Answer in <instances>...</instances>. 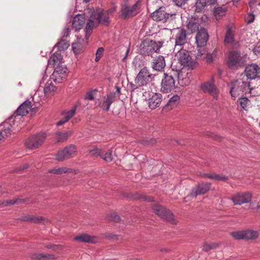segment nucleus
I'll list each match as a JSON object with an SVG mask.
<instances>
[{
  "instance_id": "60",
  "label": "nucleus",
  "mask_w": 260,
  "mask_h": 260,
  "mask_svg": "<svg viewBox=\"0 0 260 260\" xmlns=\"http://www.w3.org/2000/svg\"><path fill=\"white\" fill-rule=\"evenodd\" d=\"M100 58H101V57L96 55V57L95 58V61L98 62Z\"/></svg>"
},
{
  "instance_id": "62",
  "label": "nucleus",
  "mask_w": 260,
  "mask_h": 260,
  "mask_svg": "<svg viewBox=\"0 0 260 260\" xmlns=\"http://www.w3.org/2000/svg\"><path fill=\"white\" fill-rule=\"evenodd\" d=\"M3 138H4L3 137V136H2V134L0 133V141H1Z\"/></svg>"
},
{
  "instance_id": "21",
  "label": "nucleus",
  "mask_w": 260,
  "mask_h": 260,
  "mask_svg": "<svg viewBox=\"0 0 260 260\" xmlns=\"http://www.w3.org/2000/svg\"><path fill=\"white\" fill-rule=\"evenodd\" d=\"M166 10V8L165 7H161L159 9L153 12L152 14L153 19L157 21H166L169 18V16L172 15L167 13Z\"/></svg>"
},
{
  "instance_id": "39",
  "label": "nucleus",
  "mask_w": 260,
  "mask_h": 260,
  "mask_svg": "<svg viewBox=\"0 0 260 260\" xmlns=\"http://www.w3.org/2000/svg\"><path fill=\"white\" fill-rule=\"evenodd\" d=\"M69 43L66 40H61L58 42L54 47V48L57 47L59 52L61 51H64L68 48L69 47Z\"/></svg>"
},
{
  "instance_id": "7",
  "label": "nucleus",
  "mask_w": 260,
  "mask_h": 260,
  "mask_svg": "<svg viewBox=\"0 0 260 260\" xmlns=\"http://www.w3.org/2000/svg\"><path fill=\"white\" fill-rule=\"evenodd\" d=\"M244 58L236 51H231L228 54L227 63L232 69H235L244 66Z\"/></svg>"
},
{
  "instance_id": "41",
  "label": "nucleus",
  "mask_w": 260,
  "mask_h": 260,
  "mask_svg": "<svg viewBox=\"0 0 260 260\" xmlns=\"http://www.w3.org/2000/svg\"><path fill=\"white\" fill-rule=\"evenodd\" d=\"M224 41L225 43H232L234 41V35L229 27L227 28Z\"/></svg>"
},
{
  "instance_id": "5",
  "label": "nucleus",
  "mask_w": 260,
  "mask_h": 260,
  "mask_svg": "<svg viewBox=\"0 0 260 260\" xmlns=\"http://www.w3.org/2000/svg\"><path fill=\"white\" fill-rule=\"evenodd\" d=\"M17 126L16 120L11 116L0 124V133L4 138H7L14 133Z\"/></svg>"
},
{
  "instance_id": "12",
  "label": "nucleus",
  "mask_w": 260,
  "mask_h": 260,
  "mask_svg": "<svg viewBox=\"0 0 260 260\" xmlns=\"http://www.w3.org/2000/svg\"><path fill=\"white\" fill-rule=\"evenodd\" d=\"M68 74V69L64 65L55 67L51 76V79L56 83H61L66 79Z\"/></svg>"
},
{
  "instance_id": "23",
  "label": "nucleus",
  "mask_w": 260,
  "mask_h": 260,
  "mask_svg": "<svg viewBox=\"0 0 260 260\" xmlns=\"http://www.w3.org/2000/svg\"><path fill=\"white\" fill-rule=\"evenodd\" d=\"M166 61L164 56L158 55L155 57L152 62L151 67L153 70L157 72H162L166 67Z\"/></svg>"
},
{
  "instance_id": "2",
  "label": "nucleus",
  "mask_w": 260,
  "mask_h": 260,
  "mask_svg": "<svg viewBox=\"0 0 260 260\" xmlns=\"http://www.w3.org/2000/svg\"><path fill=\"white\" fill-rule=\"evenodd\" d=\"M163 43V41L156 42L153 40H145L140 45V54L143 55H152L153 53L159 51Z\"/></svg>"
},
{
  "instance_id": "33",
  "label": "nucleus",
  "mask_w": 260,
  "mask_h": 260,
  "mask_svg": "<svg viewBox=\"0 0 260 260\" xmlns=\"http://www.w3.org/2000/svg\"><path fill=\"white\" fill-rule=\"evenodd\" d=\"M199 20L195 18H190L187 21V27L192 32H196L199 30Z\"/></svg>"
},
{
  "instance_id": "49",
  "label": "nucleus",
  "mask_w": 260,
  "mask_h": 260,
  "mask_svg": "<svg viewBox=\"0 0 260 260\" xmlns=\"http://www.w3.org/2000/svg\"><path fill=\"white\" fill-rule=\"evenodd\" d=\"M84 99L85 100H90V101L93 100H94V95H93V91L90 90V91H88V92H87V93L86 94V95L84 96Z\"/></svg>"
},
{
  "instance_id": "30",
  "label": "nucleus",
  "mask_w": 260,
  "mask_h": 260,
  "mask_svg": "<svg viewBox=\"0 0 260 260\" xmlns=\"http://www.w3.org/2000/svg\"><path fill=\"white\" fill-rule=\"evenodd\" d=\"M62 57L59 51H56L48 60V65L55 68L58 66H61Z\"/></svg>"
},
{
  "instance_id": "8",
  "label": "nucleus",
  "mask_w": 260,
  "mask_h": 260,
  "mask_svg": "<svg viewBox=\"0 0 260 260\" xmlns=\"http://www.w3.org/2000/svg\"><path fill=\"white\" fill-rule=\"evenodd\" d=\"M45 139V133H40L32 135L26 139L25 141V145L29 149H36L42 144Z\"/></svg>"
},
{
  "instance_id": "6",
  "label": "nucleus",
  "mask_w": 260,
  "mask_h": 260,
  "mask_svg": "<svg viewBox=\"0 0 260 260\" xmlns=\"http://www.w3.org/2000/svg\"><path fill=\"white\" fill-rule=\"evenodd\" d=\"M154 78V75L152 74L146 67L141 69L135 79V82L141 86H147L152 81Z\"/></svg>"
},
{
  "instance_id": "59",
  "label": "nucleus",
  "mask_w": 260,
  "mask_h": 260,
  "mask_svg": "<svg viewBox=\"0 0 260 260\" xmlns=\"http://www.w3.org/2000/svg\"><path fill=\"white\" fill-rule=\"evenodd\" d=\"M78 45V43H73L72 44V49L74 51V52L75 53H77L76 52V46Z\"/></svg>"
},
{
  "instance_id": "3",
  "label": "nucleus",
  "mask_w": 260,
  "mask_h": 260,
  "mask_svg": "<svg viewBox=\"0 0 260 260\" xmlns=\"http://www.w3.org/2000/svg\"><path fill=\"white\" fill-rule=\"evenodd\" d=\"M249 83L243 81V79H238L230 85L231 96L236 98L238 95L243 92H247L249 90Z\"/></svg>"
},
{
  "instance_id": "38",
  "label": "nucleus",
  "mask_w": 260,
  "mask_h": 260,
  "mask_svg": "<svg viewBox=\"0 0 260 260\" xmlns=\"http://www.w3.org/2000/svg\"><path fill=\"white\" fill-rule=\"evenodd\" d=\"M72 134L71 131H68L65 133H58L56 134V140L58 142L66 141L69 136Z\"/></svg>"
},
{
  "instance_id": "58",
  "label": "nucleus",
  "mask_w": 260,
  "mask_h": 260,
  "mask_svg": "<svg viewBox=\"0 0 260 260\" xmlns=\"http://www.w3.org/2000/svg\"><path fill=\"white\" fill-rule=\"evenodd\" d=\"M202 177H207L210 179H213V175L210 174H204L202 175Z\"/></svg>"
},
{
  "instance_id": "17",
  "label": "nucleus",
  "mask_w": 260,
  "mask_h": 260,
  "mask_svg": "<svg viewBox=\"0 0 260 260\" xmlns=\"http://www.w3.org/2000/svg\"><path fill=\"white\" fill-rule=\"evenodd\" d=\"M31 108V102L28 101H25L19 106L11 116H13V119L16 121V120L21 118L20 116L26 115Z\"/></svg>"
},
{
  "instance_id": "40",
  "label": "nucleus",
  "mask_w": 260,
  "mask_h": 260,
  "mask_svg": "<svg viewBox=\"0 0 260 260\" xmlns=\"http://www.w3.org/2000/svg\"><path fill=\"white\" fill-rule=\"evenodd\" d=\"M72 170L66 167L59 168L57 169H51L48 171L50 173L61 174L62 173L72 172Z\"/></svg>"
},
{
  "instance_id": "16",
  "label": "nucleus",
  "mask_w": 260,
  "mask_h": 260,
  "mask_svg": "<svg viewBox=\"0 0 260 260\" xmlns=\"http://www.w3.org/2000/svg\"><path fill=\"white\" fill-rule=\"evenodd\" d=\"M251 198L252 195L250 192H239L234 195L231 198V200L234 205H240L250 202Z\"/></svg>"
},
{
  "instance_id": "43",
  "label": "nucleus",
  "mask_w": 260,
  "mask_h": 260,
  "mask_svg": "<svg viewBox=\"0 0 260 260\" xmlns=\"http://www.w3.org/2000/svg\"><path fill=\"white\" fill-rule=\"evenodd\" d=\"M238 102L240 105L241 108L246 110L249 105V100L246 97H242L239 99Z\"/></svg>"
},
{
  "instance_id": "44",
  "label": "nucleus",
  "mask_w": 260,
  "mask_h": 260,
  "mask_svg": "<svg viewBox=\"0 0 260 260\" xmlns=\"http://www.w3.org/2000/svg\"><path fill=\"white\" fill-rule=\"evenodd\" d=\"M231 235L236 240L245 239L244 231L233 232Z\"/></svg>"
},
{
  "instance_id": "64",
  "label": "nucleus",
  "mask_w": 260,
  "mask_h": 260,
  "mask_svg": "<svg viewBox=\"0 0 260 260\" xmlns=\"http://www.w3.org/2000/svg\"><path fill=\"white\" fill-rule=\"evenodd\" d=\"M90 0H84V2L86 3H88Z\"/></svg>"
},
{
  "instance_id": "14",
  "label": "nucleus",
  "mask_w": 260,
  "mask_h": 260,
  "mask_svg": "<svg viewBox=\"0 0 260 260\" xmlns=\"http://www.w3.org/2000/svg\"><path fill=\"white\" fill-rule=\"evenodd\" d=\"M201 89L204 92H208L214 98H217L218 93V90L214 84L213 77L201 85Z\"/></svg>"
},
{
  "instance_id": "29",
  "label": "nucleus",
  "mask_w": 260,
  "mask_h": 260,
  "mask_svg": "<svg viewBox=\"0 0 260 260\" xmlns=\"http://www.w3.org/2000/svg\"><path fill=\"white\" fill-rule=\"evenodd\" d=\"M196 1L195 11L198 13L202 12L207 7L216 3L215 0H196Z\"/></svg>"
},
{
  "instance_id": "32",
  "label": "nucleus",
  "mask_w": 260,
  "mask_h": 260,
  "mask_svg": "<svg viewBox=\"0 0 260 260\" xmlns=\"http://www.w3.org/2000/svg\"><path fill=\"white\" fill-rule=\"evenodd\" d=\"M76 110V107L75 106L71 110L67 112L65 116L56 123L57 126H61L64 123L68 122L75 114Z\"/></svg>"
},
{
  "instance_id": "46",
  "label": "nucleus",
  "mask_w": 260,
  "mask_h": 260,
  "mask_svg": "<svg viewBox=\"0 0 260 260\" xmlns=\"http://www.w3.org/2000/svg\"><path fill=\"white\" fill-rule=\"evenodd\" d=\"M180 96L177 94L174 95L168 101L167 105L173 106L176 104L180 101Z\"/></svg>"
},
{
  "instance_id": "52",
  "label": "nucleus",
  "mask_w": 260,
  "mask_h": 260,
  "mask_svg": "<svg viewBox=\"0 0 260 260\" xmlns=\"http://www.w3.org/2000/svg\"><path fill=\"white\" fill-rule=\"evenodd\" d=\"M175 5L178 7H181L184 5L187 0H173Z\"/></svg>"
},
{
  "instance_id": "35",
  "label": "nucleus",
  "mask_w": 260,
  "mask_h": 260,
  "mask_svg": "<svg viewBox=\"0 0 260 260\" xmlns=\"http://www.w3.org/2000/svg\"><path fill=\"white\" fill-rule=\"evenodd\" d=\"M226 9L223 7H217L213 10L214 16L217 20L223 17L226 13Z\"/></svg>"
},
{
  "instance_id": "20",
  "label": "nucleus",
  "mask_w": 260,
  "mask_h": 260,
  "mask_svg": "<svg viewBox=\"0 0 260 260\" xmlns=\"http://www.w3.org/2000/svg\"><path fill=\"white\" fill-rule=\"evenodd\" d=\"M210 183H201L196 186L192 190L189 196L196 198L198 196L206 193L210 188Z\"/></svg>"
},
{
  "instance_id": "27",
  "label": "nucleus",
  "mask_w": 260,
  "mask_h": 260,
  "mask_svg": "<svg viewBox=\"0 0 260 260\" xmlns=\"http://www.w3.org/2000/svg\"><path fill=\"white\" fill-rule=\"evenodd\" d=\"M191 74L184 70L180 71L178 73V83L181 86H185L189 84L190 82Z\"/></svg>"
},
{
  "instance_id": "61",
  "label": "nucleus",
  "mask_w": 260,
  "mask_h": 260,
  "mask_svg": "<svg viewBox=\"0 0 260 260\" xmlns=\"http://www.w3.org/2000/svg\"><path fill=\"white\" fill-rule=\"evenodd\" d=\"M28 168V165H24L22 169L24 170V169H26Z\"/></svg>"
},
{
  "instance_id": "37",
  "label": "nucleus",
  "mask_w": 260,
  "mask_h": 260,
  "mask_svg": "<svg viewBox=\"0 0 260 260\" xmlns=\"http://www.w3.org/2000/svg\"><path fill=\"white\" fill-rule=\"evenodd\" d=\"M258 233L257 231L253 230L244 231V237L245 240H253L257 238Z\"/></svg>"
},
{
  "instance_id": "63",
  "label": "nucleus",
  "mask_w": 260,
  "mask_h": 260,
  "mask_svg": "<svg viewBox=\"0 0 260 260\" xmlns=\"http://www.w3.org/2000/svg\"><path fill=\"white\" fill-rule=\"evenodd\" d=\"M46 77V74H43V77H42V79L43 80H44L45 79V77Z\"/></svg>"
},
{
  "instance_id": "50",
  "label": "nucleus",
  "mask_w": 260,
  "mask_h": 260,
  "mask_svg": "<svg viewBox=\"0 0 260 260\" xmlns=\"http://www.w3.org/2000/svg\"><path fill=\"white\" fill-rule=\"evenodd\" d=\"M41 219H42L41 217L39 218V217H32L30 218H28V217H25L24 220H26V221H32L34 222H40Z\"/></svg>"
},
{
  "instance_id": "48",
  "label": "nucleus",
  "mask_w": 260,
  "mask_h": 260,
  "mask_svg": "<svg viewBox=\"0 0 260 260\" xmlns=\"http://www.w3.org/2000/svg\"><path fill=\"white\" fill-rule=\"evenodd\" d=\"M110 219L114 222H119L120 218L116 213H113L110 214Z\"/></svg>"
},
{
  "instance_id": "28",
  "label": "nucleus",
  "mask_w": 260,
  "mask_h": 260,
  "mask_svg": "<svg viewBox=\"0 0 260 260\" xmlns=\"http://www.w3.org/2000/svg\"><path fill=\"white\" fill-rule=\"evenodd\" d=\"M162 101V96L159 93H153L148 100L149 107L151 109H154L159 106Z\"/></svg>"
},
{
  "instance_id": "18",
  "label": "nucleus",
  "mask_w": 260,
  "mask_h": 260,
  "mask_svg": "<svg viewBox=\"0 0 260 260\" xmlns=\"http://www.w3.org/2000/svg\"><path fill=\"white\" fill-rule=\"evenodd\" d=\"M91 155L100 156L102 159L107 162H110L112 160V151L110 150H105L101 148H94L90 151Z\"/></svg>"
},
{
  "instance_id": "10",
  "label": "nucleus",
  "mask_w": 260,
  "mask_h": 260,
  "mask_svg": "<svg viewBox=\"0 0 260 260\" xmlns=\"http://www.w3.org/2000/svg\"><path fill=\"white\" fill-rule=\"evenodd\" d=\"M153 210L154 212L161 218L170 221L173 224H176V221L174 220L173 214L171 211L158 205H154Z\"/></svg>"
},
{
  "instance_id": "1",
  "label": "nucleus",
  "mask_w": 260,
  "mask_h": 260,
  "mask_svg": "<svg viewBox=\"0 0 260 260\" xmlns=\"http://www.w3.org/2000/svg\"><path fill=\"white\" fill-rule=\"evenodd\" d=\"M115 11V8H111L107 11L96 10L94 14L90 17L87 22L85 29V38L86 43L92 34L93 27L98 25L100 23L107 25L109 23V14Z\"/></svg>"
},
{
  "instance_id": "53",
  "label": "nucleus",
  "mask_w": 260,
  "mask_h": 260,
  "mask_svg": "<svg viewBox=\"0 0 260 260\" xmlns=\"http://www.w3.org/2000/svg\"><path fill=\"white\" fill-rule=\"evenodd\" d=\"M19 201H20V200L7 201L3 202V204L4 205V206L13 205L15 203L18 202Z\"/></svg>"
},
{
  "instance_id": "15",
  "label": "nucleus",
  "mask_w": 260,
  "mask_h": 260,
  "mask_svg": "<svg viewBox=\"0 0 260 260\" xmlns=\"http://www.w3.org/2000/svg\"><path fill=\"white\" fill-rule=\"evenodd\" d=\"M175 35V49H177V46L181 47L187 43V34L185 29L178 28L174 30Z\"/></svg>"
},
{
  "instance_id": "47",
  "label": "nucleus",
  "mask_w": 260,
  "mask_h": 260,
  "mask_svg": "<svg viewBox=\"0 0 260 260\" xmlns=\"http://www.w3.org/2000/svg\"><path fill=\"white\" fill-rule=\"evenodd\" d=\"M254 19L255 15L253 14V12H249L247 13L245 18V21L247 23H251L254 21Z\"/></svg>"
},
{
  "instance_id": "4",
  "label": "nucleus",
  "mask_w": 260,
  "mask_h": 260,
  "mask_svg": "<svg viewBox=\"0 0 260 260\" xmlns=\"http://www.w3.org/2000/svg\"><path fill=\"white\" fill-rule=\"evenodd\" d=\"M179 62L188 69L193 70L197 66V62L191 59L189 52L186 50L178 48L177 54Z\"/></svg>"
},
{
  "instance_id": "26",
  "label": "nucleus",
  "mask_w": 260,
  "mask_h": 260,
  "mask_svg": "<svg viewBox=\"0 0 260 260\" xmlns=\"http://www.w3.org/2000/svg\"><path fill=\"white\" fill-rule=\"evenodd\" d=\"M85 23V18L84 16L81 14L76 15L73 18L72 22L73 28L76 31H78L82 29Z\"/></svg>"
},
{
  "instance_id": "57",
  "label": "nucleus",
  "mask_w": 260,
  "mask_h": 260,
  "mask_svg": "<svg viewBox=\"0 0 260 260\" xmlns=\"http://www.w3.org/2000/svg\"><path fill=\"white\" fill-rule=\"evenodd\" d=\"M104 51V49L103 47L99 48L96 52V55L101 57Z\"/></svg>"
},
{
  "instance_id": "9",
  "label": "nucleus",
  "mask_w": 260,
  "mask_h": 260,
  "mask_svg": "<svg viewBox=\"0 0 260 260\" xmlns=\"http://www.w3.org/2000/svg\"><path fill=\"white\" fill-rule=\"evenodd\" d=\"M175 88V81L173 77L165 73L161 82V91L163 93H169Z\"/></svg>"
},
{
  "instance_id": "45",
  "label": "nucleus",
  "mask_w": 260,
  "mask_h": 260,
  "mask_svg": "<svg viewBox=\"0 0 260 260\" xmlns=\"http://www.w3.org/2000/svg\"><path fill=\"white\" fill-rule=\"evenodd\" d=\"M218 244L216 243H205L203 246V250L207 252L211 249L216 248Z\"/></svg>"
},
{
  "instance_id": "22",
  "label": "nucleus",
  "mask_w": 260,
  "mask_h": 260,
  "mask_svg": "<svg viewBox=\"0 0 260 260\" xmlns=\"http://www.w3.org/2000/svg\"><path fill=\"white\" fill-rule=\"evenodd\" d=\"M196 56L197 59L206 60L207 62H210L213 59L212 55L208 52L205 46H197Z\"/></svg>"
},
{
  "instance_id": "25",
  "label": "nucleus",
  "mask_w": 260,
  "mask_h": 260,
  "mask_svg": "<svg viewBox=\"0 0 260 260\" xmlns=\"http://www.w3.org/2000/svg\"><path fill=\"white\" fill-rule=\"evenodd\" d=\"M245 72L248 79H253L260 73V68L257 64H251L246 67Z\"/></svg>"
},
{
  "instance_id": "54",
  "label": "nucleus",
  "mask_w": 260,
  "mask_h": 260,
  "mask_svg": "<svg viewBox=\"0 0 260 260\" xmlns=\"http://www.w3.org/2000/svg\"><path fill=\"white\" fill-rule=\"evenodd\" d=\"M227 178L225 176H220L219 175H213V179L216 180H225Z\"/></svg>"
},
{
  "instance_id": "13",
  "label": "nucleus",
  "mask_w": 260,
  "mask_h": 260,
  "mask_svg": "<svg viewBox=\"0 0 260 260\" xmlns=\"http://www.w3.org/2000/svg\"><path fill=\"white\" fill-rule=\"evenodd\" d=\"M77 151L76 147L74 145H70L63 149L59 151L56 155V159L58 161H62L72 157Z\"/></svg>"
},
{
  "instance_id": "19",
  "label": "nucleus",
  "mask_w": 260,
  "mask_h": 260,
  "mask_svg": "<svg viewBox=\"0 0 260 260\" xmlns=\"http://www.w3.org/2000/svg\"><path fill=\"white\" fill-rule=\"evenodd\" d=\"M209 39L207 30L205 28L199 29L196 36V42L197 46L204 47L206 45Z\"/></svg>"
},
{
  "instance_id": "31",
  "label": "nucleus",
  "mask_w": 260,
  "mask_h": 260,
  "mask_svg": "<svg viewBox=\"0 0 260 260\" xmlns=\"http://www.w3.org/2000/svg\"><path fill=\"white\" fill-rule=\"evenodd\" d=\"M74 240L80 242L95 243L98 241L96 238L91 237L87 234H82L74 237Z\"/></svg>"
},
{
  "instance_id": "42",
  "label": "nucleus",
  "mask_w": 260,
  "mask_h": 260,
  "mask_svg": "<svg viewBox=\"0 0 260 260\" xmlns=\"http://www.w3.org/2000/svg\"><path fill=\"white\" fill-rule=\"evenodd\" d=\"M35 256L38 260H52L55 258L54 255L49 254L37 253Z\"/></svg>"
},
{
  "instance_id": "51",
  "label": "nucleus",
  "mask_w": 260,
  "mask_h": 260,
  "mask_svg": "<svg viewBox=\"0 0 260 260\" xmlns=\"http://www.w3.org/2000/svg\"><path fill=\"white\" fill-rule=\"evenodd\" d=\"M70 33V30L69 27L68 26H66L61 32V36L62 37H67L69 36Z\"/></svg>"
},
{
  "instance_id": "55",
  "label": "nucleus",
  "mask_w": 260,
  "mask_h": 260,
  "mask_svg": "<svg viewBox=\"0 0 260 260\" xmlns=\"http://www.w3.org/2000/svg\"><path fill=\"white\" fill-rule=\"evenodd\" d=\"M129 87H131V89L132 91H134L135 90L138 88L139 87H141L140 86L138 85V84H136V83L135 84L133 83H130L129 84Z\"/></svg>"
},
{
  "instance_id": "36",
  "label": "nucleus",
  "mask_w": 260,
  "mask_h": 260,
  "mask_svg": "<svg viewBox=\"0 0 260 260\" xmlns=\"http://www.w3.org/2000/svg\"><path fill=\"white\" fill-rule=\"evenodd\" d=\"M46 96L45 94H43L42 91L41 90H37L35 94L32 96V101L35 103L40 104V103L43 100Z\"/></svg>"
},
{
  "instance_id": "34",
  "label": "nucleus",
  "mask_w": 260,
  "mask_h": 260,
  "mask_svg": "<svg viewBox=\"0 0 260 260\" xmlns=\"http://www.w3.org/2000/svg\"><path fill=\"white\" fill-rule=\"evenodd\" d=\"M55 90V87L52 82H47L45 85L44 88V93L46 97L48 98L54 94Z\"/></svg>"
},
{
  "instance_id": "11",
  "label": "nucleus",
  "mask_w": 260,
  "mask_h": 260,
  "mask_svg": "<svg viewBox=\"0 0 260 260\" xmlns=\"http://www.w3.org/2000/svg\"><path fill=\"white\" fill-rule=\"evenodd\" d=\"M115 88L116 91L115 92H110L104 98L101 107L103 110L106 111L109 110L112 103L119 99L120 88L118 86H116Z\"/></svg>"
},
{
  "instance_id": "24",
  "label": "nucleus",
  "mask_w": 260,
  "mask_h": 260,
  "mask_svg": "<svg viewBox=\"0 0 260 260\" xmlns=\"http://www.w3.org/2000/svg\"><path fill=\"white\" fill-rule=\"evenodd\" d=\"M138 12V4L136 3L132 6H125L121 9L122 16L125 18L135 16Z\"/></svg>"
},
{
  "instance_id": "56",
  "label": "nucleus",
  "mask_w": 260,
  "mask_h": 260,
  "mask_svg": "<svg viewBox=\"0 0 260 260\" xmlns=\"http://www.w3.org/2000/svg\"><path fill=\"white\" fill-rule=\"evenodd\" d=\"M253 52L256 56L260 57V46L254 47Z\"/></svg>"
}]
</instances>
